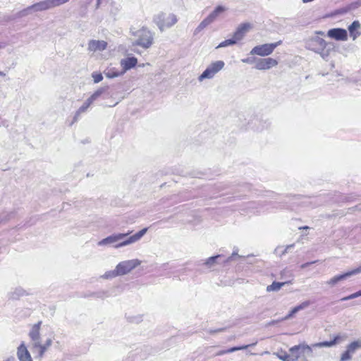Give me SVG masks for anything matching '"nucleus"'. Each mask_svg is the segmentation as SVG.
<instances>
[{"label":"nucleus","mask_w":361,"mask_h":361,"mask_svg":"<svg viewBox=\"0 0 361 361\" xmlns=\"http://www.w3.org/2000/svg\"><path fill=\"white\" fill-rule=\"evenodd\" d=\"M222 331V329H219V330H216V331H214L213 332H218V331Z\"/></svg>","instance_id":"nucleus-47"},{"label":"nucleus","mask_w":361,"mask_h":361,"mask_svg":"<svg viewBox=\"0 0 361 361\" xmlns=\"http://www.w3.org/2000/svg\"><path fill=\"white\" fill-rule=\"evenodd\" d=\"M106 89L104 87L99 88L95 91L89 98L88 100L91 101L92 104L97 100L104 92Z\"/></svg>","instance_id":"nucleus-25"},{"label":"nucleus","mask_w":361,"mask_h":361,"mask_svg":"<svg viewBox=\"0 0 361 361\" xmlns=\"http://www.w3.org/2000/svg\"><path fill=\"white\" fill-rule=\"evenodd\" d=\"M4 47V46L1 43H0V49H2Z\"/></svg>","instance_id":"nucleus-46"},{"label":"nucleus","mask_w":361,"mask_h":361,"mask_svg":"<svg viewBox=\"0 0 361 361\" xmlns=\"http://www.w3.org/2000/svg\"><path fill=\"white\" fill-rule=\"evenodd\" d=\"M31 8H32L33 12H39V11H46L42 1L31 5Z\"/></svg>","instance_id":"nucleus-29"},{"label":"nucleus","mask_w":361,"mask_h":361,"mask_svg":"<svg viewBox=\"0 0 361 361\" xmlns=\"http://www.w3.org/2000/svg\"><path fill=\"white\" fill-rule=\"evenodd\" d=\"M255 68L259 71L269 70L278 65V61L272 58L254 59Z\"/></svg>","instance_id":"nucleus-11"},{"label":"nucleus","mask_w":361,"mask_h":361,"mask_svg":"<svg viewBox=\"0 0 361 361\" xmlns=\"http://www.w3.org/2000/svg\"><path fill=\"white\" fill-rule=\"evenodd\" d=\"M257 344V342L255 343H253L252 344H250V345H242V346H239V347H233V348H231L226 351H223L220 353H219V355H221V354H224V353H233V352H235V351H237V350H245V349H247L249 347H251V346H254Z\"/></svg>","instance_id":"nucleus-24"},{"label":"nucleus","mask_w":361,"mask_h":361,"mask_svg":"<svg viewBox=\"0 0 361 361\" xmlns=\"http://www.w3.org/2000/svg\"><path fill=\"white\" fill-rule=\"evenodd\" d=\"M154 21L161 32L173 26L178 22L177 16L171 13H159L155 16Z\"/></svg>","instance_id":"nucleus-5"},{"label":"nucleus","mask_w":361,"mask_h":361,"mask_svg":"<svg viewBox=\"0 0 361 361\" xmlns=\"http://www.w3.org/2000/svg\"><path fill=\"white\" fill-rule=\"evenodd\" d=\"M293 246H294L293 244L287 245L286 247V248L284 249V250L282 251V252L281 254V256L285 255L286 253H287L288 252V250H290V248L293 247Z\"/></svg>","instance_id":"nucleus-37"},{"label":"nucleus","mask_w":361,"mask_h":361,"mask_svg":"<svg viewBox=\"0 0 361 361\" xmlns=\"http://www.w3.org/2000/svg\"><path fill=\"white\" fill-rule=\"evenodd\" d=\"M92 77L93 78V80H94V83H98V82H101L103 80V76H102V75L101 73H98L94 72L92 74Z\"/></svg>","instance_id":"nucleus-33"},{"label":"nucleus","mask_w":361,"mask_h":361,"mask_svg":"<svg viewBox=\"0 0 361 361\" xmlns=\"http://www.w3.org/2000/svg\"><path fill=\"white\" fill-rule=\"evenodd\" d=\"M281 44V41L255 46L250 51L251 55L267 56L271 54L274 50Z\"/></svg>","instance_id":"nucleus-8"},{"label":"nucleus","mask_w":361,"mask_h":361,"mask_svg":"<svg viewBox=\"0 0 361 361\" xmlns=\"http://www.w3.org/2000/svg\"><path fill=\"white\" fill-rule=\"evenodd\" d=\"M69 0H43L42 2L46 10L51 9L67 3Z\"/></svg>","instance_id":"nucleus-19"},{"label":"nucleus","mask_w":361,"mask_h":361,"mask_svg":"<svg viewBox=\"0 0 361 361\" xmlns=\"http://www.w3.org/2000/svg\"><path fill=\"white\" fill-rule=\"evenodd\" d=\"M140 320V317H135V318L130 319V321L132 322H138Z\"/></svg>","instance_id":"nucleus-40"},{"label":"nucleus","mask_w":361,"mask_h":361,"mask_svg":"<svg viewBox=\"0 0 361 361\" xmlns=\"http://www.w3.org/2000/svg\"><path fill=\"white\" fill-rule=\"evenodd\" d=\"M41 324L42 322H39L38 323L34 324L29 333V336L32 341V348L37 350L39 357H42L44 355L45 351L51 346L52 343V341L50 338L47 339L44 344L42 345L41 343L39 334Z\"/></svg>","instance_id":"nucleus-2"},{"label":"nucleus","mask_w":361,"mask_h":361,"mask_svg":"<svg viewBox=\"0 0 361 361\" xmlns=\"http://www.w3.org/2000/svg\"><path fill=\"white\" fill-rule=\"evenodd\" d=\"M32 11V8H31V6L20 11L18 13H17V16L18 18H23V17H25L27 16H28L29 14H30Z\"/></svg>","instance_id":"nucleus-27"},{"label":"nucleus","mask_w":361,"mask_h":361,"mask_svg":"<svg viewBox=\"0 0 361 361\" xmlns=\"http://www.w3.org/2000/svg\"><path fill=\"white\" fill-rule=\"evenodd\" d=\"M226 11V8L222 6H218L209 16L208 17L213 22L221 13Z\"/></svg>","instance_id":"nucleus-22"},{"label":"nucleus","mask_w":361,"mask_h":361,"mask_svg":"<svg viewBox=\"0 0 361 361\" xmlns=\"http://www.w3.org/2000/svg\"><path fill=\"white\" fill-rule=\"evenodd\" d=\"M288 283V282H273L271 285L267 287V292L271 291H278L285 284Z\"/></svg>","instance_id":"nucleus-23"},{"label":"nucleus","mask_w":361,"mask_h":361,"mask_svg":"<svg viewBox=\"0 0 361 361\" xmlns=\"http://www.w3.org/2000/svg\"><path fill=\"white\" fill-rule=\"evenodd\" d=\"M293 246H294L293 244L287 245L286 247V248L284 249V250L282 251V252L281 254V256L285 255L286 253H287L288 252V250H290V248L293 247Z\"/></svg>","instance_id":"nucleus-36"},{"label":"nucleus","mask_w":361,"mask_h":361,"mask_svg":"<svg viewBox=\"0 0 361 361\" xmlns=\"http://www.w3.org/2000/svg\"><path fill=\"white\" fill-rule=\"evenodd\" d=\"M17 355L20 361H32L31 355L23 343L18 348Z\"/></svg>","instance_id":"nucleus-16"},{"label":"nucleus","mask_w":361,"mask_h":361,"mask_svg":"<svg viewBox=\"0 0 361 361\" xmlns=\"http://www.w3.org/2000/svg\"><path fill=\"white\" fill-rule=\"evenodd\" d=\"M360 348H361V338L354 341L347 345L346 350L341 354L340 360H350L353 355Z\"/></svg>","instance_id":"nucleus-10"},{"label":"nucleus","mask_w":361,"mask_h":361,"mask_svg":"<svg viewBox=\"0 0 361 361\" xmlns=\"http://www.w3.org/2000/svg\"><path fill=\"white\" fill-rule=\"evenodd\" d=\"M133 35L135 37V41L133 42V45L140 46L144 49L149 48L154 42L153 34L146 28L140 29Z\"/></svg>","instance_id":"nucleus-4"},{"label":"nucleus","mask_w":361,"mask_h":361,"mask_svg":"<svg viewBox=\"0 0 361 361\" xmlns=\"http://www.w3.org/2000/svg\"><path fill=\"white\" fill-rule=\"evenodd\" d=\"M221 257V255H216V256H214V257H209V258L206 260V262H205L204 264H205L207 267L211 268V267H212L214 264H216V259H217V258H219V257Z\"/></svg>","instance_id":"nucleus-28"},{"label":"nucleus","mask_w":361,"mask_h":361,"mask_svg":"<svg viewBox=\"0 0 361 361\" xmlns=\"http://www.w3.org/2000/svg\"><path fill=\"white\" fill-rule=\"evenodd\" d=\"M212 23V20L207 16L204 19L196 28V32H200Z\"/></svg>","instance_id":"nucleus-26"},{"label":"nucleus","mask_w":361,"mask_h":361,"mask_svg":"<svg viewBox=\"0 0 361 361\" xmlns=\"http://www.w3.org/2000/svg\"><path fill=\"white\" fill-rule=\"evenodd\" d=\"M354 295H355V298L360 296L358 291L356 293H354Z\"/></svg>","instance_id":"nucleus-42"},{"label":"nucleus","mask_w":361,"mask_h":361,"mask_svg":"<svg viewBox=\"0 0 361 361\" xmlns=\"http://www.w3.org/2000/svg\"><path fill=\"white\" fill-rule=\"evenodd\" d=\"M312 262H311V263L304 264H302V268H304V267H307L308 264H312Z\"/></svg>","instance_id":"nucleus-43"},{"label":"nucleus","mask_w":361,"mask_h":361,"mask_svg":"<svg viewBox=\"0 0 361 361\" xmlns=\"http://www.w3.org/2000/svg\"><path fill=\"white\" fill-rule=\"evenodd\" d=\"M107 47L106 42L104 40H90L88 43V50L90 51H103Z\"/></svg>","instance_id":"nucleus-15"},{"label":"nucleus","mask_w":361,"mask_h":361,"mask_svg":"<svg viewBox=\"0 0 361 361\" xmlns=\"http://www.w3.org/2000/svg\"><path fill=\"white\" fill-rule=\"evenodd\" d=\"M235 43H236V40H235L233 38L229 39H226V40L221 42L216 47V49L221 48V47H225L230 46V45H233V44H235Z\"/></svg>","instance_id":"nucleus-30"},{"label":"nucleus","mask_w":361,"mask_h":361,"mask_svg":"<svg viewBox=\"0 0 361 361\" xmlns=\"http://www.w3.org/2000/svg\"><path fill=\"white\" fill-rule=\"evenodd\" d=\"M0 75H1V76H4V75H5V73H3V72H1V71H0Z\"/></svg>","instance_id":"nucleus-45"},{"label":"nucleus","mask_w":361,"mask_h":361,"mask_svg":"<svg viewBox=\"0 0 361 361\" xmlns=\"http://www.w3.org/2000/svg\"><path fill=\"white\" fill-rule=\"evenodd\" d=\"M361 25L358 20H355L348 27L350 36L353 40H355L360 35Z\"/></svg>","instance_id":"nucleus-17"},{"label":"nucleus","mask_w":361,"mask_h":361,"mask_svg":"<svg viewBox=\"0 0 361 361\" xmlns=\"http://www.w3.org/2000/svg\"><path fill=\"white\" fill-rule=\"evenodd\" d=\"M308 229L309 227L308 226H303V227H300V229Z\"/></svg>","instance_id":"nucleus-44"},{"label":"nucleus","mask_w":361,"mask_h":361,"mask_svg":"<svg viewBox=\"0 0 361 361\" xmlns=\"http://www.w3.org/2000/svg\"><path fill=\"white\" fill-rule=\"evenodd\" d=\"M237 255L236 253L233 252V253L232 254V255L226 259V262H228L231 261V260L232 259L234 255Z\"/></svg>","instance_id":"nucleus-41"},{"label":"nucleus","mask_w":361,"mask_h":361,"mask_svg":"<svg viewBox=\"0 0 361 361\" xmlns=\"http://www.w3.org/2000/svg\"><path fill=\"white\" fill-rule=\"evenodd\" d=\"M92 104L91 101L88 99L83 103V104L78 109L75 113L74 121H76L80 115L87 111L88 107Z\"/></svg>","instance_id":"nucleus-21"},{"label":"nucleus","mask_w":361,"mask_h":361,"mask_svg":"<svg viewBox=\"0 0 361 361\" xmlns=\"http://www.w3.org/2000/svg\"><path fill=\"white\" fill-rule=\"evenodd\" d=\"M293 246H294L293 244L287 245L286 247V248L284 249V250L282 251V252L281 254V256L285 255L286 253H287L288 252V250H290V248L293 247Z\"/></svg>","instance_id":"nucleus-35"},{"label":"nucleus","mask_w":361,"mask_h":361,"mask_svg":"<svg viewBox=\"0 0 361 361\" xmlns=\"http://www.w3.org/2000/svg\"><path fill=\"white\" fill-rule=\"evenodd\" d=\"M310 305V302L309 301H305L303 302H302L301 304H300L299 305L295 307V310L298 312L300 310H302L305 308H307V307H309Z\"/></svg>","instance_id":"nucleus-32"},{"label":"nucleus","mask_w":361,"mask_h":361,"mask_svg":"<svg viewBox=\"0 0 361 361\" xmlns=\"http://www.w3.org/2000/svg\"><path fill=\"white\" fill-rule=\"evenodd\" d=\"M355 298V295L354 293L348 295V296H346V297H344L343 298L341 299V301H345V300H351V299H354Z\"/></svg>","instance_id":"nucleus-38"},{"label":"nucleus","mask_w":361,"mask_h":361,"mask_svg":"<svg viewBox=\"0 0 361 361\" xmlns=\"http://www.w3.org/2000/svg\"><path fill=\"white\" fill-rule=\"evenodd\" d=\"M340 338H341V336H337L334 338V340H332L331 341H324V342L317 343L314 344L313 346L319 347V348L331 347V346L336 345V343H339Z\"/></svg>","instance_id":"nucleus-20"},{"label":"nucleus","mask_w":361,"mask_h":361,"mask_svg":"<svg viewBox=\"0 0 361 361\" xmlns=\"http://www.w3.org/2000/svg\"><path fill=\"white\" fill-rule=\"evenodd\" d=\"M274 323H276V322H275V321H272V322H271V324H274Z\"/></svg>","instance_id":"nucleus-50"},{"label":"nucleus","mask_w":361,"mask_h":361,"mask_svg":"<svg viewBox=\"0 0 361 361\" xmlns=\"http://www.w3.org/2000/svg\"><path fill=\"white\" fill-rule=\"evenodd\" d=\"M327 35L336 40L345 41L348 39L347 31L341 28H334L328 31Z\"/></svg>","instance_id":"nucleus-13"},{"label":"nucleus","mask_w":361,"mask_h":361,"mask_svg":"<svg viewBox=\"0 0 361 361\" xmlns=\"http://www.w3.org/2000/svg\"><path fill=\"white\" fill-rule=\"evenodd\" d=\"M300 348L311 351V348L309 345H295L290 349V351L292 353L291 355H288L286 351L283 350L274 353V355L283 361H295L298 358V355L297 353Z\"/></svg>","instance_id":"nucleus-9"},{"label":"nucleus","mask_w":361,"mask_h":361,"mask_svg":"<svg viewBox=\"0 0 361 361\" xmlns=\"http://www.w3.org/2000/svg\"><path fill=\"white\" fill-rule=\"evenodd\" d=\"M147 228H145L137 232V233L128 237L127 239L124 240L130 232H128L126 233H116L109 235L103 240H100L98 243V245H106L109 244H114L115 248H119L124 246H127L128 245L135 243L139 241L142 237L147 233Z\"/></svg>","instance_id":"nucleus-1"},{"label":"nucleus","mask_w":361,"mask_h":361,"mask_svg":"<svg viewBox=\"0 0 361 361\" xmlns=\"http://www.w3.org/2000/svg\"><path fill=\"white\" fill-rule=\"evenodd\" d=\"M253 61L255 62L254 59L251 60L250 59H242V62L243 63H252Z\"/></svg>","instance_id":"nucleus-39"},{"label":"nucleus","mask_w":361,"mask_h":361,"mask_svg":"<svg viewBox=\"0 0 361 361\" xmlns=\"http://www.w3.org/2000/svg\"><path fill=\"white\" fill-rule=\"evenodd\" d=\"M358 292H359L360 295L361 296V290H359Z\"/></svg>","instance_id":"nucleus-49"},{"label":"nucleus","mask_w":361,"mask_h":361,"mask_svg":"<svg viewBox=\"0 0 361 361\" xmlns=\"http://www.w3.org/2000/svg\"><path fill=\"white\" fill-rule=\"evenodd\" d=\"M225 63L223 61H216L209 64L204 71L198 77L200 82L204 79H212L214 75L224 68Z\"/></svg>","instance_id":"nucleus-7"},{"label":"nucleus","mask_w":361,"mask_h":361,"mask_svg":"<svg viewBox=\"0 0 361 361\" xmlns=\"http://www.w3.org/2000/svg\"><path fill=\"white\" fill-rule=\"evenodd\" d=\"M137 63L135 57H129L123 59L121 61V66L123 68L122 73H126L128 70L135 67Z\"/></svg>","instance_id":"nucleus-18"},{"label":"nucleus","mask_w":361,"mask_h":361,"mask_svg":"<svg viewBox=\"0 0 361 361\" xmlns=\"http://www.w3.org/2000/svg\"><path fill=\"white\" fill-rule=\"evenodd\" d=\"M141 261L137 259L125 260L119 262L114 270L106 272L104 274L106 279L114 278L118 276H123L130 273L132 270L140 265Z\"/></svg>","instance_id":"nucleus-3"},{"label":"nucleus","mask_w":361,"mask_h":361,"mask_svg":"<svg viewBox=\"0 0 361 361\" xmlns=\"http://www.w3.org/2000/svg\"><path fill=\"white\" fill-rule=\"evenodd\" d=\"M98 1H99V0H98Z\"/></svg>","instance_id":"nucleus-51"},{"label":"nucleus","mask_w":361,"mask_h":361,"mask_svg":"<svg viewBox=\"0 0 361 361\" xmlns=\"http://www.w3.org/2000/svg\"><path fill=\"white\" fill-rule=\"evenodd\" d=\"M361 273V265L357 268L353 269L352 271H348L343 274L337 275L326 282L330 287H334L338 282L345 279L348 277Z\"/></svg>","instance_id":"nucleus-12"},{"label":"nucleus","mask_w":361,"mask_h":361,"mask_svg":"<svg viewBox=\"0 0 361 361\" xmlns=\"http://www.w3.org/2000/svg\"><path fill=\"white\" fill-rule=\"evenodd\" d=\"M251 24L248 23L240 25L234 32L233 38L236 40V42L243 39L245 34L251 29Z\"/></svg>","instance_id":"nucleus-14"},{"label":"nucleus","mask_w":361,"mask_h":361,"mask_svg":"<svg viewBox=\"0 0 361 361\" xmlns=\"http://www.w3.org/2000/svg\"><path fill=\"white\" fill-rule=\"evenodd\" d=\"M319 35L324 36V32L322 31H317L315 32L314 36L311 37L306 42L307 47L316 52L323 51L326 45L325 40L322 37H319Z\"/></svg>","instance_id":"nucleus-6"},{"label":"nucleus","mask_w":361,"mask_h":361,"mask_svg":"<svg viewBox=\"0 0 361 361\" xmlns=\"http://www.w3.org/2000/svg\"><path fill=\"white\" fill-rule=\"evenodd\" d=\"M279 247L276 248L275 251L277 252L279 250Z\"/></svg>","instance_id":"nucleus-48"},{"label":"nucleus","mask_w":361,"mask_h":361,"mask_svg":"<svg viewBox=\"0 0 361 361\" xmlns=\"http://www.w3.org/2000/svg\"><path fill=\"white\" fill-rule=\"evenodd\" d=\"M296 313L297 312L295 310V308H293L290 313L288 315H286L283 319H282V320L289 319Z\"/></svg>","instance_id":"nucleus-34"},{"label":"nucleus","mask_w":361,"mask_h":361,"mask_svg":"<svg viewBox=\"0 0 361 361\" xmlns=\"http://www.w3.org/2000/svg\"><path fill=\"white\" fill-rule=\"evenodd\" d=\"M104 74H105V76L108 78H114L120 76L123 73H122V72L118 73V72H116V71H109L104 72Z\"/></svg>","instance_id":"nucleus-31"}]
</instances>
